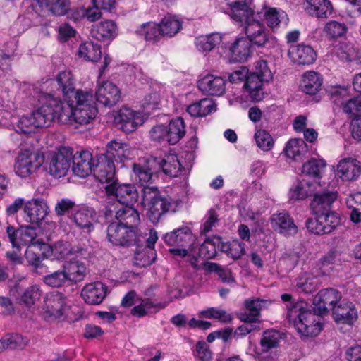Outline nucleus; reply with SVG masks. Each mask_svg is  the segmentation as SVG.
<instances>
[{
	"mask_svg": "<svg viewBox=\"0 0 361 361\" xmlns=\"http://www.w3.org/2000/svg\"><path fill=\"white\" fill-rule=\"evenodd\" d=\"M332 312L334 321L337 324L352 326L357 319L358 314L355 305L345 299H341Z\"/></svg>",
	"mask_w": 361,
	"mask_h": 361,
	"instance_id": "obj_29",
	"label": "nucleus"
},
{
	"mask_svg": "<svg viewBox=\"0 0 361 361\" xmlns=\"http://www.w3.org/2000/svg\"><path fill=\"white\" fill-rule=\"evenodd\" d=\"M54 81L47 79L35 84L30 93V103L36 106L30 116H23L18 121L16 129L23 133H36L47 128L54 121L61 123L86 125L97 114V109L92 92L78 90L75 97L61 102L52 94Z\"/></svg>",
	"mask_w": 361,
	"mask_h": 361,
	"instance_id": "obj_1",
	"label": "nucleus"
},
{
	"mask_svg": "<svg viewBox=\"0 0 361 361\" xmlns=\"http://www.w3.org/2000/svg\"><path fill=\"white\" fill-rule=\"evenodd\" d=\"M341 299V293L335 289L322 290L313 299L314 310L319 314H325L329 310L333 312Z\"/></svg>",
	"mask_w": 361,
	"mask_h": 361,
	"instance_id": "obj_18",
	"label": "nucleus"
},
{
	"mask_svg": "<svg viewBox=\"0 0 361 361\" xmlns=\"http://www.w3.org/2000/svg\"><path fill=\"white\" fill-rule=\"evenodd\" d=\"M225 12L234 22L243 25L245 35L257 47L271 49L278 45L277 39L269 34L263 20L274 32L286 27L289 22L287 13L282 9L264 3L260 9L255 11L251 0L228 1Z\"/></svg>",
	"mask_w": 361,
	"mask_h": 361,
	"instance_id": "obj_2",
	"label": "nucleus"
},
{
	"mask_svg": "<svg viewBox=\"0 0 361 361\" xmlns=\"http://www.w3.org/2000/svg\"><path fill=\"white\" fill-rule=\"evenodd\" d=\"M107 210L109 215L115 214V217L118 220L126 221L125 224L128 226H134L140 221L139 214L133 207V205H114L111 204V203L109 202L107 205Z\"/></svg>",
	"mask_w": 361,
	"mask_h": 361,
	"instance_id": "obj_36",
	"label": "nucleus"
},
{
	"mask_svg": "<svg viewBox=\"0 0 361 361\" xmlns=\"http://www.w3.org/2000/svg\"><path fill=\"white\" fill-rule=\"evenodd\" d=\"M267 82L262 81L255 74H250L244 82L243 90L247 98L252 102H258L264 97V85Z\"/></svg>",
	"mask_w": 361,
	"mask_h": 361,
	"instance_id": "obj_37",
	"label": "nucleus"
},
{
	"mask_svg": "<svg viewBox=\"0 0 361 361\" xmlns=\"http://www.w3.org/2000/svg\"><path fill=\"white\" fill-rule=\"evenodd\" d=\"M324 274L323 271L317 273L314 276L310 273H305L296 280L295 286L300 291L311 293L317 289L318 284L317 278Z\"/></svg>",
	"mask_w": 361,
	"mask_h": 361,
	"instance_id": "obj_52",
	"label": "nucleus"
},
{
	"mask_svg": "<svg viewBox=\"0 0 361 361\" xmlns=\"http://www.w3.org/2000/svg\"><path fill=\"white\" fill-rule=\"evenodd\" d=\"M341 109L348 116L356 117L361 115V95L346 100Z\"/></svg>",
	"mask_w": 361,
	"mask_h": 361,
	"instance_id": "obj_64",
	"label": "nucleus"
},
{
	"mask_svg": "<svg viewBox=\"0 0 361 361\" xmlns=\"http://www.w3.org/2000/svg\"><path fill=\"white\" fill-rule=\"evenodd\" d=\"M49 213V207L43 198H32L23 207V220L32 225H39Z\"/></svg>",
	"mask_w": 361,
	"mask_h": 361,
	"instance_id": "obj_16",
	"label": "nucleus"
},
{
	"mask_svg": "<svg viewBox=\"0 0 361 361\" xmlns=\"http://www.w3.org/2000/svg\"><path fill=\"white\" fill-rule=\"evenodd\" d=\"M302 8L308 15L317 18H327L334 13V6L329 0H305Z\"/></svg>",
	"mask_w": 361,
	"mask_h": 361,
	"instance_id": "obj_33",
	"label": "nucleus"
},
{
	"mask_svg": "<svg viewBox=\"0 0 361 361\" xmlns=\"http://www.w3.org/2000/svg\"><path fill=\"white\" fill-rule=\"evenodd\" d=\"M164 241L169 245L178 247L173 249H185L188 251L192 247H195L197 238L189 228L184 227L166 233Z\"/></svg>",
	"mask_w": 361,
	"mask_h": 361,
	"instance_id": "obj_21",
	"label": "nucleus"
},
{
	"mask_svg": "<svg viewBox=\"0 0 361 361\" xmlns=\"http://www.w3.org/2000/svg\"><path fill=\"white\" fill-rule=\"evenodd\" d=\"M200 318L215 319L221 323H227L232 320L231 314L224 310L216 307H208L198 312Z\"/></svg>",
	"mask_w": 361,
	"mask_h": 361,
	"instance_id": "obj_54",
	"label": "nucleus"
},
{
	"mask_svg": "<svg viewBox=\"0 0 361 361\" xmlns=\"http://www.w3.org/2000/svg\"><path fill=\"white\" fill-rule=\"evenodd\" d=\"M107 294V286L101 281L87 283L81 290L80 295L89 305H99L102 302Z\"/></svg>",
	"mask_w": 361,
	"mask_h": 361,
	"instance_id": "obj_30",
	"label": "nucleus"
},
{
	"mask_svg": "<svg viewBox=\"0 0 361 361\" xmlns=\"http://www.w3.org/2000/svg\"><path fill=\"white\" fill-rule=\"evenodd\" d=\"M250 74L256 75L262 81L269 83L274 78V73L269 66L268 62L264 59H259L255 63L254 71Z\"/></svg>",
	"mask_w": 361,
	"mask_h": 361,
	"instance_id": "obj_61",
	"label": "nucleus"
},
{
	"mask_svg": "<svg viewBox=\"0 0 361 361\" xmlns=\"http://www.w3.org/2000/svg\"><path fill=\"white\" fill-rule=\"evenodd\" d=\"M324 32L331 38H338L344 36L348 32L347 25L337 20H329L324 27Z\"/></svg>",
	"mask_w": 361,
	"mask_h": 361,
	"instance_id": "obj_60",
	"label": "nucleus"
},
{
	"mask_svg": "<svg viewBox=\"0 0 361 361\" xmlns=\"http://www.w3.org/2000/svg\"><path fill=\"white\" fill-rule=\"evenodd\" d=\"M283 339V334L276 330H268L263 333L260 341L261 349L251 343L247 348V353L255 358H259L262 353H267L272 348H276L281 340Z\"/></svg>",
	"mask_w": 361,
	"mask_h": 361,
	"instance_id": "obj_22",
	"label": "nucleus"
},
{
	"mask_svg": "<svg viewBox=\"0 0 361 361\" xmlns=\"http://www.w3.org/2000/svg\"><path fill=\"white\" fill-rule=\"evenodd\" d=\"M269 222L275 232L284 236L295 235L298 231L293 219L286 211L274 213Z\"/></svg>",
	"mask_w": 361,
	"mask_h": 361,
	"instance_id": "obj_19",
	"label": "nucleus"
},
{
	"mask_svg": "<svg viewBox=\"0 0 361 361\" xmlns=\"http://www.w3.org/2000/svg\"><path fill=\"white\" fill-rule=\"evenodd\" d=\"M161 36L173 37L176 35L182 27L179 19L175 16H165L159 24Z\"/></svg>",
	"mask_w": 361,
	"mask_h": 361,
	"instance_id": "obj_51",
	"label": "nucleus"
},
{
	"mask_svg": "<svg viewBox=\"0 0 361 361\" xmlns=\"http://www.w3.org/2000/svg\"><path fill=\"white\" fill-rule=\"evenodd\" d=\"M50 245L45 243L32 244L26 247L25 257L30 265L38 267L42 260L49 258Z\"/></svg>",
	"mask_w": 361,
	"mask_h": 361,
	"instance_id": "obj_40",
	"label": "nucleus"
},
{
	"mask_svg": "<svg viewBox=\"0 0 361 361\" xmlns=\"http://www.w3.org/2000/svg\"><path fill=\"white\" fill-rule=\"evenodd\" d=\"M323 78L317 72L306 71L300 82L301 90L307 94H316L322 88Z\"/></svg>",
	"mask_w": 361,
	"mask_h": 361,
	"instance_id": "obj_41",
	"label": "nucleus"
},
{
	"mask_svg": "<svg viewBox=\"0 0 361 361\" xmlns=\"http://www.w3.org/2000/svg\"><path fill=\"white\" fill-rule=\"evenodd\" d=\"M56 80L62 92V99H59V101L66 102L75 97V94L79 89L75 88V78L70 71H60L56 75ZM56 99L59 100V99Z\"/></svg>",
	"mask_w": 361,
	"mask_h": 361,
	"instance_id": "obj_38",
	"label": "nucleus"
},
{
	"mask_svg": "<svg viewBox=\"0 0 361 361\" xmlns=\"http://www.w3.org/2000/svg\"><path fill=\"white\" fill-rule=\"evenodd\" d=\"M40 316L49 322L59 319L74 322L79 319L80 314L75 313L68 304L67 298L59 293H50L44 297L39 309Z\"/></svg>",
	"mask_w": 361,
	"mask_h": 361,
	"instance_id": "obj_5",
	"label": "nucleus"
},
{
	"mask_svg": "<svg viewBox=\"0 0 361 361\" xmlns=\"http://www.w3.org/2000/svg\"><path fill=\"white\" fill-rule=\"evenodd\" d=\"M33 111L30 114L18 115L16 117L14 115L11 114V111L6 109V106H4V101H2V107H0V125L6 127H8L10 126H13V130L19 133L23 134H31L32 133H23L18 131L16 129V125L19 120V118L23 116H30L32 114Z\"/></svg>",
	"mask_w": 361,
	"mask_h": 361,
	"instance_id": "obj_59",
	"label": "nucleus"
},
{
	"mask_svg": "<svg viewBox=\"0 0 361 361\" xmlns=\"http://www.w3.org/2000/svg\"><path fill=\"white\" fill-rule=\"evenodd\" d=\"M115 123L121 126L123 131L128 133L136 130L148 118L149 114L144 111L136 110L128 106H122L112 112Z\"/></svg>",
	"mask_w": 361,
	"mask_h": 361,
	"instance_id": "obj_12",
	"label": "nucleus"
},
{
	"mask_svg": "<svg viewBox=\"0 0 361 361\" xmlns=\"http://www.w3.org/2000/svg\"><path fill=\"white\" fill-rule=\"evenodd\" d=\"M288 56L296 64L311 65L317 59V53L311 46L299 44L289 47Z\"/></svg>",
	"mask_w": 361,
	"mask_h": 361,
	"instance_id": "obj_31",
	"label": "nucleus"
},
{
	"mask_svg": "<svg viewBox=\"0 0 361 361\" xmlns=\"http://www.w3.org/2000/svg\"><path fill=\"white\" fill-rule=\"evenodd\" d=\"M332 169L336 176L343 181L355 180L361 175L360 161L352 157L341 159Z\"/></svg>",
	"mask_w": 361,
	"mask_h": 361,
	"instance_id": "obj_17",
	"label": "nucleus"
},
{
	"mask_svg": "<svg viewBox=\"0 0 361 361\" xmlns=\"http://www.w3.org/2000/svg\"><path fill=\"white\" fill-rule=\"evenodd\" d=\"M152 141L160 144L175 145L185 134V125L183 118L178 117L169 123H157L149 130Z\"/></svg>",
	"mask_w": 361,
	"mask_h": 361,
	"instance_id": "obj_8",
	"label": "nucleus"
},
{
	"mask_svg": "<svg viewBox=\"0 0 361 361\" xmlns=\"http://www.w3.org/2000/svg\"><path fill=\"white\" fill-rule=\"evenodd\" d=\"M106 154L116 161L124 163L134 159L138 154V149L121 140H111L106 146Z\"/></svg>",
	"mask_w": 361,
	"mask_h": 361,
	"instance_id": "obj_20",
	"label": "nucleus"
},
{
	"mask_svg": "<svg viewBox=\"0 0 361 361\" xmlns=\"http://www.w3.org/2000/svg\"><path fill=\"white\" fill-rule=\"evenodd\" d=\"M322 185L319 181L316 185V190L312 194L313 199L310 207L314 214L319 213L322 209L329 207L338 198V192L336 191L321 190L319 188Z\"/></svg>",
	"mask_w": 361,
	"mask_h": 361,
	"instance_id": "obj_34",
	"label": "nucleus"
},
{
	"mask_svg": "<svg viewBox=\"0 0 361 361\" xmlns=\"http://www.w3.org/2000/svg\"><path fill=\"white\" fill-rule=\"evenodd\" d=\"M271 304V300H270L254 298L247 300L245 302V307L246 310L249 312V314L245 315L247 319L259 323L260 310L267 308Z\"/></svg>",
	"mask_w": 361,
	"mask_h": 361,
	"instance_id": "obj_47",
	"label": "nucleus"
},
{
	"mask_svg": "<svg viewBox=\"0 0 361 361\" xmlns=\"http://www.w3.org/2000/svg\"><path fill=\"white\" fill-rule=\"evenodd\" d=\"M221 238L213 236L205 240L200 247L196 242L195 247H192L188 251L185 249H169V252L173 255L187 258L191 264L195 267L199 257L212 259L216 257L217 252L221 250Z\"/></svg>",
	"mask_w": 361,
	"mask_h": 361,
	"instance_id": "obj_10",
	"label": "nucleus"
},
{
	"mask_svg": "<svg viewBox=\"0 0 361 361\" xmlns=\"http://www.w3.org/2000/svg\"><path fill=\"white\" fill-rule=\"evenodd\" d=\"M325 234L334 231L341 224L340 215L334 211H326L319 214Z\"/></svg>",
	"mask_w": 361,
	"mask_h": 361,
	"instance_id": "obj_56",
	"label": "nucleus"
},
{
	"mask_svg": "<svg viewBox=\"0 0 361 361\" xmlns=\"http://www.w3.org/2000/svg\"><path fill=\"white\" fill-rule=\"evenodd\" d=\"M307 152V146L302 139H291L286 146L285 153L289 158L295 161H301Z\"/></svg>",
	"mask_w": 361,
	"mask_h": 361,
	"instance_id": "obj_46",
	"label": "nucleus"
},
{
	"mask_svg": "<svg viewBox=\"0 0 361 361\" xmlns=\"http://www.w3.org/2000/svg\"><path fill=\"white\" fill-rule=\"evenodd\" d=\"M221 251L233 259H237L245 254V249L243 243L238 240H233L228 243L222 242Z\"/></svg>",
	"mask_w": 361,
	"mask_h": 361,
	"instance_id": "obj_62",
	"label": "nucleus"
},
{
	"mask_svg": "<svg viewBox=\"0 0 361 361\" xmlns=\"http://www.w3.org/2000/svg\"><path fill=\"white\" fill-rule=\"evenodd\" d=\"M71 219L84 232L90 233L94 229L95 212L86 205H78L73 209Z\"/></svg>",
	"mask_w": 361,
	"mask_h": 361,
	"instance_id": "obj_25",
	"label": "nucleus"
},
{
	"mask_svg": "<svg viewBox=\"0 0 361 361\" xmlns=\"http://www.w3.org/2000/svg\"><path fill=\"white\" fill-rule=\"evenodd\" d=\"M136 228L121 222H113L107 228L109 241L118 246H128L136 239Z\"/></svg>",
	"mask_w": 361,
	"mask_h": 361,
	"instance_id": "obj_15",
	"label": "nucleus"
},
{
	"mask_svg": "<svg viewBox=\"0 0 361 361\" xmlns=\"http://www.w3.org/2000/svg\"><path fill=\"white\" fill-rule=\"evenodd\" d=\"M37 4L44 10L54 16H63L70 8V0H37Z\"/></svg>",
	"mask_w": 361,
	"mask_h": 361,
	"instance_id": "obj_44",
	"label": "nucleus"
},
{
	"mask_svg": "<svg viewBox=\"0 0 361 361\" xmlns=\"http://www.w3.org/2000/svg\"><path fill=\"white\" fill-rule=\"evenodd\" d=\"M216 111V105L211 99H202L188 105L187 112L192 117H204Z\"/></svg>",
	"mask_w": 361,
	"mask_h": 361,
	"instance_id": "obj_43",
	"label": "nucleus"
},
{
	"mask_svg": "<svg viewBox=\"0 0 361 361\" xmlns=\"http://www.w3.org/2000/svg\"><path fill=\"white\" fill-rule=\"evenodd\" d=\"M73 173L80 178L87 177L93 171V165L95 164L96 158L93 159L92 154L88 151L76 152L72 154Z\"/></svg>",
	"mask_w": 361,
	"mask_h": 361,
	"instance_id": "obj_27",
	"label": "nucleus"
},
{
	"mask_svg": "<svg viewBox=\"0 0 361 361\" xmlns=\"http://www.w3.org/2000/svg\"><path fill=\"white\" fill-rule=\"evenodd\" d=\"M45 162L43 170L56 178L64 176L70 168L72 151L68 147H61L56 150H49L44 153Z\"/></svg>",
	"mask_w": 361,
	"mask_h": 361,
	"instance_id": "obj_11",
	"label": "nucleus"
},
{
	"mask_svg": "<svg viewBox=\"0 0 361 361\" xmlns=\"http://www.w3.org/2000/svg\"><path fill=\"white\" fill-rule=\"evenodd\" d=\"M198 89L204 94L221 96L226 90V81L220 76L207 74L197 81Z\"/></svg>",
	"mask_w": 361,
	"mask_h": 361,
	"instance_id": "obj_28",
	"label": "nucleus"
},
{
	"mask_svg": "<svg viewBox=\"0 0 361 361\" xmlns=\"http://www.w3.org/2000/svg\"><path fill=\"white\" fill-rule=\"evenodd\" d=\"M223 34L215 32L197 37L195 41V44L199 51L207 53L221 42L223 43Z\"/></svg>",
	"mask_w": 361,
	"mask_h": 361,
	"instance_id": "obj_45",
	"label": "nucleus"
},
{
	"mask_svg": "<svg viewBox=\"0 0 361 361\" xmlns=\"http://www.w3.org/2000/svg\"><path fill=\"white\" fill-rule=\"evenodd\" d=\"M6 231L13 248L20 249L32 244L44 243L38 238L37 229L31 225L20 226L18 228L8 226Z\"/></svg>",
	"mask_w": 361,
	"mask_h": 361,
	"instance_id": "obj_13",
	"label": "nucleus"
},
{
	"mask_svg": "<svg viewBox=\"0 0 361 361\" xmlns=\"http://www.w3.org/2000/svg\"><path fill=\"white\" fill-rule=\"evenodd\" d=\"M252 45L255 46L247 35L238 36L231 42H223L217 48V54L226 63H243L252 56Z\"/></svg>",
	"mask_w": 361,
	"mask_h": 361,
	"instance_id": "obj_7",
	"label": "nucleus"
},
{
	"mask_svg": "<svg viewBox=\"0 0 361 361\" xmlns=\"http://www.w3.org/2000/svg\"><path fill=\"white\" fill-rule=\"evenodd\" d=\"M328 92L332 102L340 109H341L346 100L350 98V86H332L329 88Z\"/></svg>",
	"mask_w": 361,
	"mask_h": 361,
	"instance_id": "obj_50",
	"label": "nucleus"
},
{
	"mask_svg": "<svg viewBox=\"0 0 361 361\" xmlns=\"http://www.w3.org/2000/svg\"><path fill=\"white\" fill-rule=\"evenodd\" d=\"M133 82L136 87L147 92L141 101L143 108L152 109L158 108L159 105L165 103L171 95V92L164 85L157 81L149 80L141 72L135 75Z\"/></svg>",
	"mask_w": 361,
	"mask_h": 361,
	"instance_id": "obj_6",
	"label": "nucleus"
},
{
	"mask_svg": "<svg viewBox=\"0 0 361 361\" xmlns=\"http://www.w3.org/2000/svg\"><path fill=\"white\" fill-rule=\"evenodd\" d=\"M254 140L257 146L263 152L271 151L275 144L271 134L263 129H257L254 134Z\"/></svg>",
	"mask_w": 361,
	"mask_h": 361,
	"instance_id": "obj_58",
	"label": "nucleus"
},
{
	"mask_svg": "<svg viewBox=\"0 0 361 361\" xmlns=\"http://www.w3.org/2000/svg\"><path fill=\"white\" fill-rule=\"evenodd\" d=\"M135 32L148 41H155L161 36L159 24L153 22L140 25L137 27Z\"/></svg>",
	"mask_w": 361,
	"mask_h": 361,
	"instance_id": "obj_55",
	"label": "nucleus"
},
{
	"mask_svg": "<svg viewBox=\"0 0 361 361\" xmlns=\"http://www.w3.org/2000/svg\"><path fill=\"white\" fill-rule=\"evenodd\" d=\"M326 166V163L324 159L312 158L302 165V172L313 177H320Z\"/></svg>",
	"mask_w": 361,
	"mask_h": 361,
	"instance_id": "obj_57",
	"label": "nucleus"
},
{
	"mask_svg": "<svg viewBox=\"0 0 361 361\" xmlns=\"http://www.w3.org/2000/svg\"><path fill=\"white\" fill-rule=\"evenodd\" d=\"M45 156L43 152L31 148L20 149L13 166V170L18 176L25 178L43 169Z\"/></svg>",
	"mask_w": 361,
	"mask_h": 361,
	"instance_id": "obj_9",
	"label": "nucleus"
},
{
	"mask_svg": "<svg viewBox=\"0 0 361 361\" xmlns=\"http://www.w3.org/2000/svg\"><path fill=\"white\" fill-rule=\"evenodd\" d=\"M29 340L18 334H6L0 339V353L8 349L23 348Z\"/></svg>",
	"mask_w": 361,
	"mask_h": 361,
	"instance_id": "obj_48",
	"label": "nucleus"
},
{
	"mask_svg": "<svg viewBox=\"0 0 361 361\" xmlns=\"http://www.w3.org/2000/svg\"><path fill=\"white\" fill-rule=\"evenodd\" d=\"M49 252V258L53 257L56 259H69L72 255V251L70 244L68 242L56 243L53 247L50 246Z\"/></svg>",
	"mask_w": 361,
	"mask_h": 361,
	"instance_id": "obj_63",
	"label": "nucleus"
},
{
	"mask_svg": "<svg viewBox=\"0 0 361 361\" xmlns=\"http://www.w3.org/2000/svg\"><path fill=\"white\" fill-rule=\"evenodd\" d=\"M332 52L343 62H351L357 59L356 49L346 42H341L334 46Z\"/></svg>",
	"mask_w": 361,
	"mask_h": 361,
	"instance_id": "obj_53",
	"label": "nucleus"
},
{
	"mask_svg": "<svg viewBox=\"0 0 361 361\" xmlns=\"http://www.w3.org/2000/svg\"><path fill=\"white\" fill-rule=\"evenodd\" d=\"M109 198H115L114 205H133L138 200V192L135 185L130 183H112L105 188Z\"/></svg>",
	"mask_w": 361,
	"mask_h": 361,
	"instance_id": "obj_14",
	"label": "nucleus"
},
{
	"mask_svg": "<svg viewBox=\"0 0 361 361\" xmlns=\"http://www.w3.org/2000/svg\"><path fill=\"white\" fill-rule=\"evenodd\" d=\"M288 308V317L301 336L312 338L318 336L322 329V319L312 313L306 302L298 301Z\"/></svg>",
	"mask_w": 361,
	"mask_h": 361,
	"instance_id": "obj_4",
	"label": "nucleus"
},
{
	"mask_svg": "<svg viewBox=\"0 0 361 361\" xmlns=\"http://www.w3.org/2000/svg\"><path fill=\"white\" fill-rule=\"evenodd\" d=\"M93 167V174L98 181L108 185L114 183L115 166L114 161L106 155L102 154L96 157Z\"/></svg>",
	"mask_w": 361,
	"mask_h": 361,
	"instance_id": "obj_24",
	"label": "nucleus"
},
{
	"mask_svg": "<svg viewBox=\"0 0 361 361\" xmlns=\"http://www.w3.org/2000/svg\"><path fill=\"white\" fill-rule=\"evenodd\" d=\"M86 265L84 262L76 257H71L63 265V271L68 281L78 282L81 281L86 274Z\"/></svg>",
	"mask_w": 361,
	"mask_h": 361,
	"instance_id": "obj_42",
	"label": "nucleus"
},
{
	"mask_svg": "<svg viewBox=\"0 0 361 361\" xmlns=\"http://www.w3.org/2000/svg\"><path fill=\"white\" fill-rule=\"evenodd\" d=\"M96 100L105 106H112L117 104L121 99V92L118 87L110 81H99L97 82Z\"/></svg>",
	"mask_w": 361,
	"mask_h": 361,
	"instance_id": "obj_23",
	"label": "nucleus"
},
{
	"mask_svg": "<svg viewBox=\"0 0 361 361\" xmlns=\"http://www.w3.org/2000/svg\"><path fill=\"white\" fill-rule=\"evenodd\" d=\"M156 257L157 253L153 247H139L135 254L134 263L137 266L146 267L152 264Z\"/></svg>",
	"mask_w": 361,
	"mask_h": 361,
	"instance_id": "obj_49",
	"label": "nucleus"
},
{
	"mask_svg": "<svg viewBox=\"0 0 361 361\" xmlns=\"http://www.w3.org/2000/svg\"><path fill=\"white\" fill-rule=\"evenodd\" d=\"M157 173L154 157L147 156L133 164L131 175L134 181L143 187L142 205L146 210V215L153 223L157 222L161 216L166 212H176L180 205L179 201L161 195L157 187L149 186Z\"/></svg>",
	"mask_w": 361,
	"mask_h": 361,
	"instance_id": "obj_3",
	"label": "nucleus"
},
{
	"mask_svg": "<svg viewBox=\"0 0 361 361\" xmlns=\"http://www.w3.org/2000/svg\"><path fill=\"white\" fill-rule=\"evenodd\" d=\"M157 172L162 171L170 176H178L183 170L182 164L174 153L166 154L163 157H154Z\"/></svg>",
	"mask_w": 361,
	"mask_h": 361,
	"instance_id": "obj_35",
	"label": "nucleus"
},
{
	"mask_svg": "<svg viewBox=\"0 0 361 361\" xmlns=\"http://www.w3.org/2000/svg\"><path fill=\"white\" fill-rule=\"evenodd\" d=\"M76 56L87 62H97L102 56L101 46L92 41L82 42L78 48Z\"/></svg>",
	"mask_w": 361,
	"mask_h": 361,
	"instance_id": "obj_39",
	"label": "nucleus"
},
{
	"mask_svg": "<svg viewBox=\"0 0 361 361\" xmlns=\"http://www.w3.org/2000/svg\"><path fill=\"white\" fill-rule=\"evenodd\" d=\"M316 185H318V181L311 182L305 178L296 180L288 191V201L293 203L306 200L315 192Z\"/></svg>",
	"mask_w": 361,
	"mask_h": 361,
	"instance_id": "obj_26",
	"label": "nucleus"
},
{
	"mask_svg": "<svg viewBox=\"0 0 361 361\" xmlns=\"http://www.w3.org/2000/svg\"><path fill=\"white\" fill-rule=\"evenodd\" d=\"M92 36L102 42H110L118 35V26L112 20H104L94 25Z\"/></svg>",
	"mask_w": 361,
	"mask_h": 361,
	"instance_id": "obj_32",
	"label": "nucleus"
}]
</instances>
